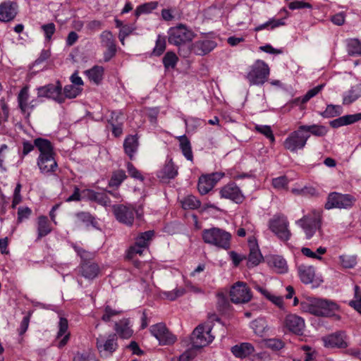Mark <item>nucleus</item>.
<instances>
[{
    "label": "nucleus",
    "instance_id": "nucleus-25",
    "mask_svg": "<svg viewBox=\"0 0 361 361\" xmlns=\"http://www.w3.org/2000/svg\"><path fill=\"white\" fill-rule=\"evenodd\" d=\"M68 329L67 319L61 317L59 322V331L56 336L57 339H60L58 343L59 348L65 346L70 338V333L68 331Z\"/></svg>",
    "mask_w": 361,
    "mask_h": 361
},
{
    "label": "nucleus",
    "instance_id": "nucleus-1",
    "mask_svg": "<svg viewBox=\"0 0 361 361\" xmlns=\"http://www.w3.org/2000/svg\"><path fill=\"white\" fill-rule=\"evenodd\" d=\"M300 309L315 316L341 319V307L331 300L308 298L300 302Z\"/></svg>",
    "mask_w": 361,
    "mask_h": 361
},
{
    "label": "nucleus",
    "instance_id": "nucleus-5",
    "mask_svg": "<svg viewBox=\"0 0 361 361\" xmlns=\"http://www.w3.org/2000/svg\"><path fill=\"white\" fill-rule=\"evenodd\" d=\"M270 70L268 64L258 59L250 67L246 78L250 85H263L268 79Z\"/></svg>",
    "mask_w": 361,
    "mask_h": 361
},
{
    "label": "nucleus",
    "instance_id": "nucleus-17",
    "mask_svg": "<svg viewBox=\"0 0 361 361\" xmlns=\"http://www.w3.org/2000/svg\"><path fill=\"white\" fill-rule=\"evenodd\" d=\"M283 326L293 334H301L305 327V324L302 317L295 314H289L284 318Z\"/></svg>",
    "mask_w": 361,
    "mask_h": 361
},
{
    "label": "nucleus",
    "instance_id": "nucleus-37",
    "mask_svg": "<svg viewBox=\"0 0 361 361\" xmlns=\"http://www.w3.org/2000/svg\"><path fill=\"white\" fill-rule=\"evenodd\" d=\"M104 71L102 66H95L87 70L85 73L90 81L95 84H99L103 79Z\"/></svg>",
    "mask_w": 361,
    "mask_h": 361
},
{
    "label": "nucleus",
    "instance_id": "nucleus-19",
    "mask_svg": "<svg viewBox=\"0 0 361 361\" xmlns=\"http://www.w3.org/2000/svg\"><path fill=\"white\" fill-rule=\"evenodd\" d=\"M18 102L22 112L27 116H30L37 105L35 99H30L27 87H24L21 89L18 95Z\"/></svg>",
    "mask_w": 361,
    "mask_h": 361
},
{
    "label": "nucleus",
    "instance_id": "nucleus-54",
    "mask_svg": "<svg viewBox=\"0 0 361 361\" xmlns=\"http://www.w3.org/2000/svg\"><path fill=\"white\" fill-rule=\"evenodd\" d=\"M144 249L145 248L135 244L128 249L126 254V257L128 259L133 260L135 258L136 255H138L141 256L142 255Z\"/></svg>",
    "mask_w": 361,
    "mask_h": 361
},
{
    "label": "nucleus",
    "instance_id": "nucleus-32",
    "mask_svg": "<svg viewBox=\"0 0 361 361\" xmlns=\"http://www.w3.org/2000/svg\"><path fill=\"white\" fill-rule=\"evenodd\" d=\"M254 351L253 346L248 343H243L236 345L231 348L233 354L239 358H244L250 355Z\"/></svg>",
    "mask_w": 361,
    "mask_h": 361
},
{
    "label": "nucleus",
    "instance_id": "nucleus-4",
    "mask_svg": "<svg viewBox=\"0 0 361 361\" xmlns=\"http://www.w3.org/2000/svg\"><path fill=\"white\" fill-rule=\"evenodd\" d=\"M268 227L282 241H288L292 235L289 228V221L283 214L274 215L268 221Z\"/></svg>",
    "mask_w": 361,
    "mask_h": 361
},
{
    "label": "nucleus",
    "instance_id": "nucleus-14",
    "mask_svg": "<svg viewBox=\"0 0 361 361\" xmlns=\"http://www.w3.org/2000/svg\"><path fill=\"white\" fill-rule=\"evenodd\" d=\"M151 334L159 341L161 345L173 343L176 338L171 334L163 324H157L150 327Z\"/></svg>",
    "mask_w": 361,
    "mask_h": 361
},
{
    "label": "nucleus",
    "instance_id": "nucleus-15",
    "mask_svg": "<svg viewBox=\"0 0 361 361\" xmlns=\"http://www.w3.org/2000/svg\"><path fill=\"white\" fill-rule=\"evenodd\" d=\"M97 347L102 356L111 355L118 347L116 336L109 335L107 338L99 336L97 340Z\"/></svg>",
    "mask_w": 361,
    "mask_h": 361
},
{
    "label": "nucleus",
    "instance_id": "nucleus-63",
    "mask_svg": "<svg viewBox=\"0 0 361 361\" xmlns=\"http://www.w3.org/2000/svg\"><path fill=\"white\" fill-rule=\"evenodd\" d=\"M127 169L129 175L133 178L143 180L141 173L136 169V168L130 162L127 164Z\"/></svg>",
    "mask_w": 361,
    "mask_h": 361
},
{
    "label": "nucleus",
    "instance_id": "nucleus-44",
    "mask_svg": "<svg viewBox=\"0 0 361 361\" xmlns=\"http://www.w3.org/2000/svg\"><path fill=\"white\" fill-rule=\"evenodd\" d=\"M343 113V107L341 105L329 104L326 106L322 116L325 118H333Z\"/></svg>",
    "mask_w": 361,
    "mask_h": 361
},
{
    "label": "nucleus",
    "instance_id": "nucleus-13",
    "mask_svg": "<svg viewBox=\"0 0 361 361\" xmlns=\"http://www.w3.org/2000/svg\"><path fill=\"white\" fill-rule=\"evenodd\" d=\"M216 45L217 44L213 37L206 36L191 45V51L196 55L204 56L214 49Z\"/></svg>",
    "mask_w": 361,
    "mask_h": 361
},
{
    "label": "nucleus",
    "instance_id": "nucleus-52",
    "mask_svg": "<svg viewBox=\"0 0 361 361\" xmlns=\"http://www.w3.org/2000/svg\"><path fill=\"white\" fill-rule=\"evenodd\" d=\"M162 171L164 175L169 178H173L178 174L177 169L171 161L165 164Z\"/></svg>",
    "mask_w": 361,
    "mask_h": 361
},
{
    "label": "nucleus",
    "instance_id": "nucleus-6",
    "mask_svg": "<svg viewBox=\"0 0 361 361\" xmlns=\"http://www.w3.org/2000/svg\"><path fill=\"white\" fill-rule=\"evenodd\" d=\"M195 36L193 31L183 24L172 27L168 31L169 42L176 46L191 42Z\"/></svg>",
    "mask_w": 361,
    "mask_h": 361
},
{
    "label": "nucleus",
    "instance_id": "nucleus-39",
    "mask_svg": "<svg viewBox=\"0 0 361 361\" xmlns=\"http://www.w3.org/2000/svg\"><path fill=\"white\" fill-rule=\"evenodd\" d=\"M252 328L256 335L263 337L267 335L269 331L267 322L262 319H258L252 322Z\"/></svg>",
    "mask_w": 361,
    "mask_h": 361
},
{
    "label": "nucleus",
    "instance_id": "nucleus-31",
    "mask_svg": "<svg viewBox=\"0 0 361 361\" xmlns=\"http://www.w3.org/2000/svg\"><path fill=\"white\" fill-rule=\"evenodd\" d=\"M300 129L303 130L305 134H309L310 135H314L317 137H323L325 136L328 133V128L325 126L322 125H311L306 126L302 125L300 126Z\"/></svg>",
    "mask_w": 361,
    "mask_h": 361
},
{
    "label": "nucleus",
    "instance_id": "nucleus-53",
    "mask_svg": "<svg viewBox=\"0 0 361 361\" xmlns=\"http://www.w3.org/2000/svg\"><path fill=\"white\" fill-rule=\"evenodd\" d=\"M32 214V210L28 207H20L18 209V224L22 223L23 221L27 219Z\"/></svg>",
    "mask_w": 361,
    "mask_h": 361
},
{
    "label": "nucleus",
    "instance_id": "nucleus-40",
    "mask_svg": "<svg viewBox=\"0 0 361 361\" xmlns=\"http://www.w3.org/2000/svg\"><path fill=\"white\" fill-rule=\"evenodd\" d=\"M324 87V85H319L310 90L302 97H298L293 100L295 104H305L311 98L316 96Z\"/></svg>",
    "mask_w": 361,
    "mask_h": 361
},
{
    "label": "nucleus",
    "instance_id": "nucleus-34",
    "mask_svg": "<svg viewBox=\"0 0 361 361\" xmlns=\"http://www.w3.org/2000/svg\"><path fill=\"white\" fill-rule=\"evenodd\" d=\"M81 274L86 279H93L99 273V267L95 263H84L81 265Z\"/></svg>",
    "mask_w": 361,
    "mask_h": 361
},
{
    "label": "nucleus",
    "instance_id": "nucleus-30",
    "mask_svg": "<svg viewBox=\"0 0 361 361\" xmlns=\"http://www.w3.org/2000/svg\"><path fill=\"white\" fill-rule=\"evenodd\" d=\"M37 239H41L42 237L47 235L52 231V227L49 221V219L45 216H39L37 221Z\"/></svg>",
    "mask_w": 361,
    "mask_h": 361
},
{
    "label": "nucleus",
    "instance_id": "nucleus-28",
    "mask_svg": "<svg viewBox=\"0 0 361 361\" xmlns=\"http://www.w3.org/2000/svg\"><path fill=\"white\" fill-rule=\"evenodd\" d=\"M298 274L300 280L304 283H311L315 276L314 267L302 264L298 267Z\"/></svg>",
    "mask_w": 361,
    "mask_h": 361
},
{
    "label": "nucleus",
    "instance_id": "nucleus-27",
    "mask_svg": "<svg viewBox=\"0 0 361 361\" xmlns=\"http://www.w3.org/2000/svg\"><path fill=\"white\" fill-rule=\"evenodd\" d=\"M115 331L123 338H129L132 336L133 331L130 322L128 319L120 320L115 324Z\"/></svg>",
    "mask_w": 361,
    "mask_h": 361
},
{
    "label": "nucleus",
    "instance_id": "nucleus-43",
    "mask_svg": "<svg viewBox=\"0 0 361 361\" xmlns=\"http://www.w3.org/2000/svg\"><path fill=\"white\" fill-rule=\"evenodd\" d=\"M153 236V231H148L142 233L136 238L135 244L145 249L148 247L149 241L152 240Z\"/></svg>",
    "mask_w": 361,
    "mask_h": 361
},
{
    "label": "nucleus",
    "instance_id": "nucleus-49",
    "mask_svg": "<svg viewBox=\"0 0 361 361\" xmlns=\"http://www.w3.org/2000/svg\"><path fill=\"white\" fill-rule=\"evenodd\" d=\"M126 178V175L124 171H117L112 175L109 181V185L118 187Z\"/></svg>",
    "mask_w": 361,
    "mask_h": 361
},
{
    "label": "nucleus",
    "instance_id": "nucleus-11",
    "mask_svg": "<svg viewBox=\"0 0 361 361\" xmlns=\"http://www.w3.org/2000/svg\"><path fill=\"white\" fill-rule=\"evenodd\" d=\"M209 326L199 325L191 336V343L194 348H203L212 342L214 337L210 334Z\"/></svg>",
    "mask_w": 361,
    "mask_h": 361
},
{
    "label": "nucleus",
    "instance_id": "nucleus-45",
    "mask_svg": "<svg viewBox=\"0 0 361 361\" xmlns=\"http://www.w3.org/2000/svg\"><path fill=\"white\" fill-rule=\"evenodd\" d=\"M158 3L157 1H151L145 3L137 7L135 15L138 17L142 14L149 13L157 8Z\"/></svg>",
    "mask_w": 361,
    "mask_h": 361
},
{
    "label": "nucleus",
    "instance_id": "nucleus-42",
    "mask_svg": "<svg viewBox=\"0 0 361 361\" xmlns=\"http://www.w3.org/2000/svg\"><path fill=\"white\" fill-rule=\"evenodd\" d=\"M201 203L195 196L190 195L181 200V205L184 209H195L200 207Z\"/></svg>",
    "mask_w": 361,
    "mask_h": 361
},
{
    "label": "nucleus",
    "instance_id": "nucleus-51",
    "mask_svg": "<svg viewBox=\"0 0 361 361\" xmlns=\"http://www.w3.org/2000/svg\"><path fill=\"white\" fill-rule=\"evenodd\" d=\"M348 52L351 56H361V43L357 39L351 40L348 44Z\"/></svg>",
    "mask_w": 361,
    "mask_h": 361
},
{
    "label": "nucleus",
    "instance_id": "nucleus-61",
    "mask_svg": "<svg viewBox=\"0 0 361 361\" xmlns=\"http://www.w3.org/2000/svg\"><path fill=\"white\" fill-rule=\"evenodd\" d=\"M42 30H44L45 37L47 39H50L51 36L55 32V25L54 23H48L42 26Z\"/></svg>",
    "mask_w": 361,
    "mask_h": 361
},
{
    "label": "nucleus",
    "instance_id": "nucleus-59",
    "mask_svg": "<svg viewBox=\"0 0 361 361\" xmlns=\"http://www.w3.org/2000/svg\"><path fill=\"white\" fill-rule=\"evenodd\" d=\"M345 126L355 123L357 121H361V113H357L355 114H349L343 116Z\"/></svg>",
    "mask_w": 361,
    "mask_h": 361
},
{
    "label": "nucleus",
    "instance_id": "nucleus-3",
    "mask_svg": "<svg viewBox=\"0 0 361 361\" xmlns=\"http://www.w3.org/2000/svg\"><path fill=\"white\" fill-rule=\"evenodd\" d=\"M202 238L205 243L218 248L228 250L230 247L231 235L219 228L213 227L203 230Z\"/></svg>",
    "mask_w": 361,
    "mask_h": 361
},
{
    "label": "nucleus",
    "instance_id": "nucleus-18",
    "mask_svg": "<svg viewBox=\"0 0 361 361\" xmlns=\"http://www.w3.org/2000/svg\"><path fill=\"white\" fill-rule=\"evenodd\" d=\"M113 212L116 219L124 224L131 226L134 221V209L124 205H115Z\"/></svg>",
    "mask_w": 361,
    "mask_h": 361
},
{
    "label": "nucleus",
    "instance_id": "nucleus-26",
    "mask_svg": "<svg viewBox=\"0 0 361 361\" xmlns=\"http://www.w3.org/2000/svg\"><path fill=\"white\" fill-rule=\"evenodd\" d=\"M94 217L88 212H81L75 214L73 219V226L75 228L94 226Z\"/></svg>",
    "mask_w": 361,
    "mask_h": 361
},
{
    "label": "nucleus",
    "instance_id": "nucleus-33",
    "mask_svg": "<svg viewBox=\"0 0 361 361\" xmlns=\"http://www.w3.org/2000/svg\"><path fill=\"white\" fill-rule=\"evenodd\" d=\"M361 97V85L353 87L343 95V104L349 105Z\"/></svg>",
    "mask_w": 361,
    "mask_h": 361
},
{
    "label": "nucleus",
    "instance_id": "nucleus-20",
    "mask_svg": "<svg viewBox=\"0 0 361 361\" xmlns=\"http://www.w3.org/2000/svg\"><path fill=\"white\" fill-rule=\"evenodd\" d=\"M220 195L222 198L229 199L235 203H242L245 199L239 188L234 183H228L221 188Z\"/></svg>",
    "mask_w": 361,
    "mask_h": 361
},
{
    "label": "nucleus",
    "instance_id": "nucleus-9",
    "mask_svg": "<svg viewBox=\"0 0 361 361\" xmlns=\"http://www.w3.org/2000/svg\"><path fill=\"white\" fill-rule=\"evenodd\" d=\"M231 301L235 304H243L250 302L252 298L250 288L242 281L235 283L229 292Z\"/></svg>",
    "mask_w": 361,
    "mask_h": 361
},
{
    "label": "nucleus",
    "instance_id": "nucleus-46",
    "mask_svg": "<svg viewBox=\"0 0 361 361\" xmlns=\"http://www.w3.org/2000/svg\"><path fill=\"white\" fill-rule=\"evenodd\" d=\"M354 299L349 302V305L361 314V289L358 286L354 288Z\"/></svg>",
    "mask_w": 361,
    "mask_h": 361
},
{
    "label": "nucleus",
    "instance_id": "nucleus-58",
    "mask_svg": "<svg viewBox=\"0 0 361 361\" xmlns=\"http://www.w3.org/2000/svg\"><path fill=\"white\" fill-rule=\"evenodd\" d=\"M121 311L114 310L109 306H106L104 310V314L102 316V319L105 322H109L114 316L120 314Z\"/></svg>",
    "mask_w": 361,
    "mask_h": 361
},
{
    "label": "nucleus",
    "instance_id": "nucleus-64",
    "mask_svg": "<svg viewBox=\"0 0 361 361\" xmlns=\"http://www.w3.org/2000/svg\"><path fill=\"white\" fill-rule=\"evenodd\" d=\"M267 345L273 350H279L283 346V342L279 339H269L267 341Z\"/></svg>",
    "mask_w": 361,
    "mask_h": 361
},
{
    "label": "nucleus",
    "instance_id": "nucleus-36",
    "mask_svg": "<svg viewBox=\"0 0 361 361\" xmlns=\"http://www.w3.org/2000/svg\"><path fill=\"white\" fill-rule=\"evenodd\" d=\"M186 293L183 287H176L172 290H161L159 292V297L161 299L173 301L182 297Z\"/></svg>",
    "mask_w": 361,
    "mask_h": 361
},
{
    "label": "nucleus",
    "instance_id": "nucleus-7",
    "mask_svg": "<svg viewBox=\"0 0 361 361\" xmlns=\"http://www.w3.org/2000/svg\"><path fill=\"white\" fill-rule=\"evenodd\" d=\"M321 212L314 209L296 221L295 224L302 228L307 238L310 239L319 228Z\"/></svg>",
    "mask_w": 361,
    "mask_h": 361
},
{
    "label": "nucleus",
    "instance_id": "nucleus-60",
    "mask_svg": "<svg viewBox=\"0 0 361 361\" xmlns=\"http://www.w3.org/2000/svg\"><path fill=\"white\" fill-rule=\"evenodd\" d=\"M331 21L336 25H343L345 21V15L343 12L338 13L331 17Z\"/></svg>",
    "mask_w": 361,
    "mask_h": 361
},
{
    "label": "nucleus",
    "instance_id": "nucleus-35",
    "mask_svg": "<svg viewBox=\"0 0 361 361\" xmlns=\"http://www.w3.org/2000/svg\"><path fill=\"white\" fill-rule=\"evenodd\" d=\"M102 42L105 47L108 48L109 56H105L106 61L109 60L116 52V47L114 44V39L111 32L104 31L101 35Z\"/></svg>",
    "mask_w": 361,
    "mask_h": 361
},
{
    "label": "nucleus",
    "instance_id": "nucleus-23",
    "mask_svg": "<svg viewBox=\"0 0 361 361\" xmlns=\"http://www.w3.org/2000/svg\"><path fill=\"white\" fill-rule=\"evenodd\" d=\"M267 261L269 267L278 274H284L288 270L286 260L281 255H270Z\"/></svg>",
    "mask_w": 361,
    "mask_h": 361
},
{
    "label": "nucleus",
    "instance_id": "nucleus-24",
    "mask_svg": "<svg viewBox=\"0 0 361 361\" xmlns=\"http://www.w3.org/2000/svg\"><path fill=\"white\" fill-rule=\"evenodd\" d=\"M17 14L16 6L11 2H4L0 5V21L8 22L14 19Z\"/></svg>",
    "mask_w": 361,
    "mask_h": 361
},
{
    "label": "nucleus",
    "instance_id": "nucleus-21",
    "mask_svg": "<svg viewBox=\"0 0 361 361\" xmlns=\"http://www.w3.org/2000/svg\"><path fill=\"white\" fill-rule=\"evenodd\" d=\"M326 348H345L348 346L347 337L343 332L331 334L322 338Z\"/></svg>",
    "mask_w": 361,
    "mask_h": 361
},
{
    "label": "nucleus",
    "instance_id": "nucleus-22",
    "mask_svg": "<svg viewBox=\"0 0 361 361\" xmlns=\"http://www.w3.org/2000/svg\"><path fill=\"white\" fill-rule=\"evenodd\" d=\"M248 246L250 248V254L248 256L247 266L253 267L258 265L263 259V257L259 249V246L256 238L252 236L248 240Z\"/></svg>",
    "mask_w": 361,
    "mask_h": 361
},
{
    "label": "nucleus",
    "instance_id": "nucleus-41",
    "mask_svg": "<svg viewBox=\"0 0 361 361\" xmlns=\"http://www.w3.org/2000/svg\"><path fill=\"white\" fill-rule=\"evenodd\" d=\"M82 91V88L80 87H76L73 85H67L63 88V92H62L63 94V102L66 99H73L78 97L81 94Z\"/></svg>",
    "mask_w": 361,
    "mask_h": 361
},
{
    "label": "nucleus",
    "instance_id": "nucleus-12",
    "mask_svg": "<svg viewBox=\"0 0 361 361\" xmlns=\"http://www.w3.org/2000/svg\"><path fill=\"white\" fill-rule=\"evenodd\" d=\"M37 94L39 97L51 99L59 103L63 102L62 86L59 82L38 88Z\"/></svg>",
    "mask_w": 361,
    "mask_h": 361
},
{
    "label": "nucleus",
    "instance_id": "nucleus-2",
    "mask_svg": "<svg viewBox=\"0 0 361 361\" xmlns=\"http://www.w3.org/2000/svg\"><path fill=\"white\" fill-rule=\"evenodd\" d=\"M34 144L39 152L37 164L40 172L44 174L54 173L58 168V164L54 158L51 143L46 139L37 138Z\"/></svg>",
    "mask_w": 361,
    "mask_h": 361
},
{
    "label": "nucleus",
    "instance_id": "nucleus-55",
    "mask_svg": "<svg viewBox=\"0 0 361 361\" xmlns=\"http://www.w3.org/2000/svg\"><path fill=\"white\" fill-rule=\"evenodd\" d=\"M255 130L263 134L264 136H266L267 138H269L271 142H274L275 140L273 132L271 130V128L269 126H256Z\"/></svg>",
    "mask_w": 361,
    "mask_h": 361
},
{
    "label": "nucleus",
    "instance_id": "nucleus-50",
    "mask_svg": "<svg viewBox=\"0 0 361 361\" xmlns=\"http://www.w3.org/2000/svg\"><path fill=\"white\" fill-rule=\"evenodd\" d=\"M166 43L165 38L161 36H158L155 47L153 49L152 54L154 56H161L166 49Z\"/></svg>",
    "mask_w": 361,
    "mask_h": 361
},
{
    "label": "nucleus",
    "instance_id": "nucleus-29",
    "mask_svg": "<svg viewBox=\"0 0 361 361\" xmlns=\"http://www.w3.org/2000/svg\"><path fill=\"white\" fill-rule=\"evenodd\" d=\"M138 137L136 135H128L124 140L123 148L126 154L133 159L138 148Z\"/></svg>",
    "mask_w": 361,
    "mask_h": 361
},
{
    "label": "nucleus",
    "instance_id": "nucleus-38",
    "mask_svg": "<svg viewBox=\"0 0 361 361\" xmlns=\"http://www.w3.org/2000/svg\"><path fill=\"white\" fill-rule=\"evenodd\" d=\"M177 138L180 143V148L185 157L188 160L192 161L193 155L192 152L191 145L187 137L185 135H182L178 137Z\"/></svg>",
    "mask_w": 361,
    "mask_h": 361
},
{
    "label": "nucleus",
    "instance_id": "nucleus-8",
    "mask_svg": "<svg viewBox=\"0 0 361 361\" xmlns=\"http://www.w3.org/2000/svg\"><path fill=\"white\" fill-rule=\"evenodd\" d=\"M355 202V198L350 195L333 192L328 195L324 207L326 209H347L352 207Z\"/></svg>",
    "mask_w": 361,
    "mask_h": 361
},
{
    "label": "nucleus",
    "instance_id": "nucleus-62",
    "mask_svg": "<svg viewBox=\"0 0 361 361\" xmlns=\"http://www.w3.org/2000/svg\"><path fill=\"white\" fill-rule=\"evenodd\" d=\"M303 8H311L312 5L309 3H306L302 1H293L289 4V8L291 10L300 9Z\"/></svg>",
    "mask_w": 361,
    "mask_h": 361
},
{
    "label": "nucleus",
    "instance_id": "nucleus-47",
    "mask_svg": "<svg viewBox=\"0 0 361 361\" xmlns=\"http://www.w3.org/2000/svg\"><path fill=\"white\" fill-rule=\"evenodd\" d=\"M178 61V56L174 52L172 51H168L163 58V63L166 68H173L176 66Z\"/></svg>",
    "mask_w": 361,
    "mask_h": 361
},
{
    "label": "nucleus",
    "instance_id": "nucleus-57",
    "mask_svg": "<svg viewBox=\"0 0 361 361\" xmlns=\"http://www.w3.org/2000/svg\"><path fill=\"white\" fill-rule=\"evenodd\" d=\"M288 180L286 176H280L272 180V185L274 188L281 190L286 188Z\"/></svg>",
    "mask_w": 361,
    "mask_h": 361
},
{
    "label": "nucleus",
    "instance_id": "nucleus-48",
    "mask_svg": "<svg viewBox=\"0 0 361 361\" xmlns=\"http://www.w3.org/2000/svg\"><path fill=\"white\" fill-rule=\"evenodd\" d=\"M339 263L345 269H351L356 265L357 260L355 256L341 255L339 257Z\"/></svg>",
    "mask_w": 361,
    "mask_h": 361
},
{
    "label": "nucleus",
    "instance_id": "nucleus-10",
    "mask_svg": "<svg viewBox=\"0 0 361 361\" xmlns=\"http://www.w3.org/2000/svg\"><path fill=\"white\" fill-rule=\"evenodd\" d=\"M309 137L310 135L305 134L300 126L297 130L291 133L285 140L283 147L291 152H296L298 149L304 148Z\"/></svg>",
    "mask_w": 361,
    "mask_h": 361
},
{
    "label": "nucleus",
    "instance_id": "nucleus-16",
    "mask_svg": "<svg viewBox=\"0 0 361 361\" xmlns=\"http://www.w3.org/2000/svg\"><path fill=\"white\" fill-rule=\"evenodd\" d=\"M224 176L222 173L202 175L198 181V190L202 195L208 193Z\"/></svg>",
    "mask_w": 361,
    "mask_h": 361
},
{
    "label": "nucleus",
    "instance_id": "nucleus-56",
    "mask_svg": "<svg viewBox=\"0 0 361 361\" xmlns=\"http://www.w3.org/2000/svg\"><path fill=\"white\" fill-rule=\"evenodd\" d=\"M135 30V27L133 25H124L122 26L119 32V39L123 45H124L125 38L131 34Z\"/></svg>",
    "mask_w": 361,
    "mask_h": 361
}]
</instances>
